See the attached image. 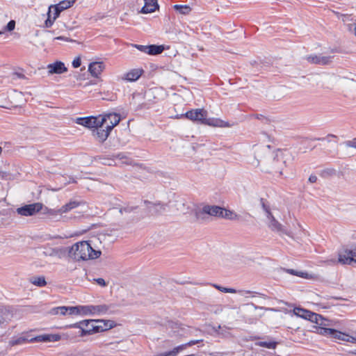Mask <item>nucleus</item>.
<instances>
[{
  "label": "nucleus",
  "mask_w": 356,
  "mask_h": 356,
  "mask_svg": "<svg viewBox=\"0 0 356 356\" xmlns=\"http://www.w3.org/2000/svg\"><path fill=\"white\" fill-rule=\"evenodd\" d=\"M346 250L349 254V257L353 259L354 263H356V247L352 250Z\"/></svg>",
  "instance_id": "48"
},
{
  "label": "nucleus",
  "mask_w": 356,
  "mask_h": 356,
  "mask_svg": "<svg viewBox=\"0 0 356 356\" xmlns=\"http://www.w3.org/2000/svg\"><path fill=\"white\" fill-rule=\"evenodd\" d=\"M47 15H48V17L46 19L44 24L47 28H50L53 25V24L56 19H54L53 17L51 18V14H49V13H48Z\"/></svg>",
  "instance_id": "46"
},
{
  "label": "nucleus",
  "mask_w": 356,
  "mask_h": 356,
  "mask_svg": "<svg viewBox=\"0 0 356 356\" xmlns=\"http://www.w3.org/2000/svg\"><path fill=\"white\" fill-rule=\"evenodd\" d=\"M143 72L144 70L141 68L132 69L124 74L121 79L127 81H136L142 76Z\"/></svg>",
  "instance_id": "14"
},
{
  "label": "nucleus",
  "mask_w": 356,
  "mask_h": 356,
  "mask_svg": "<svg viewBox=\"0 0 356 356\" xmlns=\"http://www.w3.org/2000/svg\"><path fill=\"white\" fill-rule=\"evenodd\" d=\"M185 117L187 119L203 124L204 118L207 117V111L202 108L192 109L187 111L184 115H181V118Z\"/></svg>",
  "instance_id": "6"
},
{
  "label": "nucleus",
  "mask_w": 356,
  "mask_h": 356,
  "mask_svg": "<svg viewBox=\"0 0 356 356\" xmlns=\"http://www.w3.org/2000/svg\"><path fill=\"white\" fill-rule=\"evenodd\" d=\"M13 309L10 307H0V325H7L13 318Z\"/></svg>",
  "instance_id": "12"
},
{
  "label": "nucleus",
  "mask_w": 356,
  "mask_h": 356,
  "mask_svg": "<svg viewBox=\"0 0 356 356\" xmlns=\"http://www.w3.org/2000/svg\"><path fill=\"white\" fill-rule=\"evenodd\" d=\"M104 68L105 65L103 62H94L89 65L88 71L90 72L92 76L98 77Z\"/></svg>",
  "instance_id": "20"
},
{
  "label": "nucleus",
  "mask_w": 356,
  "mask_h": 356,
  "mask_svg": "<svg viewBox=\"0 0 356 356\" xmlns=\"http://www.w3.org/2000/svg\"><path fill=\"white\" fill-rule=\"evenodd\" d=\"M353 26H354V29L353 30H354V33H355V34L356 35V24H353Z\"/></svg>",
  "instance_id": "61"
},
{
  "label": "nucleus",
  "mask_w": 356,
  "mask_h": 356,
  "mask_svg": "<svg viewBox=\"0 0 356 356\" xmlns=\"http://www.w3.org/2000/svg\"><path fill=\"white\" fill-rule=\"evenodd\" d=\"M76 0H63L56 4L60 8V10H65L71 8L75 3Z\"/></svg>",
  "instance_id": "27"
},
{
  "label": "nucleus",
  "mask_w": 356,
  "mask_h": 356,
  "mask_svg": "<svg viewBox=\"0 0 356 356\" xmlns=\"http://www.w3.org/2000/svg\"><path fill=\"white\" fill-rule=\"evenodd\" d=\"M100 118H104L102 124H105L111 130L118 125L121 120L120 115L115 113L100 115Z\"/></svg>",
  "instance_id": "10"
},
{
  "label": "nucleus",
  "mask_w": 356,
  "mask_h": 356,
  "mask_svg": "<svg viewBox=\"0 0 356 356\" xmlns=\"http://www.w3.org/2000/svg\"><path fill=\"white\" fill-rule=\"evenodd\" d=\"M93 315L92 305H79V315Z\"/></svg>",
  "instance_id": "32"
},
{
  "label": "nucleus",
  "mask_w": 356,
  "mask_h": 356,
  "mask_svg": "<svg viewBox=\"0 0 356 356\" xmlns=\"http://www.w3.org/2000/svg\"><path fill=\"white\" fill-rule=\"evenodd\" d=\"M94 281L99 286L104 287L106 286L107 283L103 278L94 279Z\"/></svg>",
  "instance_id": "50"
},
{
  "label": "nucleus",
  "mask_w": 356,
  "mask_h": 356,
  "mask_svg": "<svg viewBox=\"0 0 356 356\" xmlns=\"http://www.w3.org/2000/svg\"><path fill=\"white\" fill-rule=\"evenodd\" d=\"M137 207H129V206H127V207H123V208H121L120 209V213H131L133 211H134Z\"/></svg>",
  "instance_id": "47"
},
{
  "label": "nucleus",
  "mask_w": 356,
  "mask_h": 356,
  "mask_svg": "<svg viewBox=\"0 0 356 356\" xmlns=\"http://www.w3.org/2000/svg\"><path fill=\"white\" fill-rule=\"evenodd\" d=\"M268 227L273 232L282 233L290 237H293L291 232L284 229L282 225L275 218L269 221Z\"/></svg>",
  "instance_id": "17"
},
{
  "label": "nucleus",
  "mask_w": 356,
  "mask_h": 356,
  "mask_svg": "<svg viewBox=\"0 0 356 356\" xmlns=\"http://www.w3.org/2000/svg\"><path fill=\"white\" fill-rule=\"evenodd\" d=\"M284 270L293 275H296L300 277L305 278V279H312L313 278V276L312 275H309L307 273L302 272V271H296L293 269H284Z\"/></svg>",
  "instance_id": "26"
},
{
  "label": "nucleus",
  "mask_w": 356,
  "mask_h": 356,
  "mask_svg": "<svg viewBox=\"0 0 356 356\" xmlns=\"http://www.w3.org/2000/svg\"><path fill=\"white\" fill-rule=\"evenodd\" d=\"M285 157L286 154L283 152L279 151L276 153L272 162V172L279 173L280 176L282 175V170L286 166Z\"/></svg>",
  "instance_id": "4"
},
{
  "label": "nucleus",
  "mask_w": 356,
  "mask_h": 356,
  "mask_svg": "<svg viewBox=\"0 0 356 356\" xmlns=\"http://www.w3.org/2000/svg\"><path fill=\"white\" fill-rule=\"evenodd\" d=\"M56 314H60L62 315H65L68 313L67 307H58L56 309Z\"/></svg>",
  "instance_id": "49"
},
{
  "label": "nucleus",
  "mask_w": 356,
  "mask_h": 356,
  "mask_svg": "<svg viewBox=\"0 0 356 356\" xmlns=\"http://www.w3.org/2000/svg\"><path fill=\"white\" fill-rule=\"evenodd\" d=\"M80 205V202L77 201H70L68 203L65 204L63 207H61L56 211H51L50 213H56V214H62L64 213L69 212L73 209L78 207Z\"/></svg>",
  "instance_id": "22"
},
{
  "label": "nucleus",
  "mask_w": 356,
  "mask_h": 356,
  "mask_svg": "<svg viewBox=\"0 0 356 356\" xmlns=\"http://www.w3.org/2000/svg\"><path fill=\"white\" fill-rule=\"evenodd\" d=\"M174 8L183 15H187L191 11V7L187 5H175Z\"/></svg>",
  "instance_id": "34"
},
{
  "label": "nucleus",
  "mask_w": 356,
  "mask_h": 356,
  "mask_svg": "<svg viewBox=\"0 0 356 356\" xmlns=\"http://www.w3.org/2000/svg\"><path fill=\"white\" fill-rule=\"evenodd\" d=\"M346 145L348 147H354L356 149V141L348 140V141L346 142Z\"/></svg>",
  "instance_id": "54"
},
{
  "label": "nucleus",
  "mask_w": 356,
  "mask_h": 356,
  "mask_svg": "<svg viewBox=\"0 0 356 356\" xmlns=\"http://www.w3.org/2000/svg\"><path fill=\"white\" fill-rule=\"evenodd\" d=\"M355 354H356V350L353 352Z\"/></svg>",
  "instance_id": "64"
},
{
  "label": "nucleus",
  "mask_w": 356,
  "mask_h": 356,
  "mask_svg": "<svg viewBox=\"0 0 356 356\" xmlns=\"http://www.w3.org/2000/svg\"><path fill=\"white\" fill-rule=\"evenodd\" d=\"M200 341H202V340H191L189 342L182 344V345L184 346V349H185L186 347L192 346L195 344L198 343Z\"/></svg>",
  "instance_id": "52"
},
{
  "label": "nucleus",
  "mask_w": 356,
  "mask_h": 356,
  "mask_svg": "<svg viewBox=\"0 0 356 356\" xmlns=\"http://www.w3.org/2000/svg\"><path fill=\"white\" fill-rule=\"evenodd\" d=\"M261 202L262 208L264 210V211L267 212V211H269L270 210L269 207L265 204L263 199L261 200Z\"/></svg>",
  "instance_id": "55"
},
{
  "label": "nucleus",
  "mask_w": 356,
  "mask_h": 356,
  "mask_svg": "<svg viewBox=\"0 0 356 356\" xmlns=\"http://www.w3.org/2000/svg\"><path fill=\"white\" fill-rule=\"evenodd\" d=\"M119 345H120L119 342L110 343L106 345V348L108 350H112L113 352L115 353V352L122 350V349L119 347Z\"/></svg>",
  "instance_id": "42"
},
{
  "label": "nucleus",
  "mask_w": 356,
  "mask_h": 356,
  "mask_svg": "<svg viewBox=\"0 0 356 356\" xmlns=\"http://www.w3.org/2000/svg\"><path fill=\"white\" fill-rule=\"evenodd\" d=\"M49 74H62L67 72V69L64 63L60 61H56L47 65Z\"/></svg>",
  "instance_id": "16"
},
{
  "label": "nucleus",
  "mask_w": 356,
  "mask_h": 356,
  "mask_svg": "<svg viewBox=\"0 0 356 356\" xmlns=\"http://www.w3.org/2000/svg\"><path fill=\"white\" fill-rule=\"evenodd\" d=\"M147 54L149 55H158L161 54L164 50V47L162 45L151 44L147 45Z\"/></svg>",
  "instance_id": "24"
},
{
  "label": "nucleus",
  "mask_w": 356,
  "mask_h": 356,
  "mask_svg": "<svg viewBox=\"0 0 356 356\" xmlns=\"http://www.w3.org/2000/svg\"><path fill=\"white\" fill-rule=\"evenodd\" d=\"M111 130L105 124L97 125L92 129V134L99 143H104L108 137Z\"/></svg>",
  "instance_id": "8"
},
{
  "label": "nucleus",
  "mask_w": 356,
  "mask_h": 356,
  "mask_svg": "<svg viewBox=\"0 0 356 356\" xmlns=\"http://www.w3.org/2000/svg\"><path fill=\"white\" fill-rule=\"evenodd\" d=\"M322 316L309 311V314L307 315V320L310 321L312 323H314L317 325L319 323V321H321Z\"/></svg>",
  "instance_id": "35"
},
{
  "label": "nucleus",
  "mask_w": 356,
  "mask_h": 356,
  "mask_svg": "<svg viewBox=\"0 0 356 356\" xmlns=\"http://www.w3.org/2000/svg\"><path fill=\"white\" fill-rule=\"evenodd\" d=\"M184 350V346L182 344L174 348L172 350L161 353V356H177L178 353Z\"/></svg>",
  "instance_id": "29"
},
{
  "label": "nucleus",
  "mask_w": 356,
  "mask_h": 356,
  "mask_svg": "<svg viewBox=\"0 0 356 356\" xmlns=\"http://www.w3.org/2000/svg\"><path fill=\"white\" fill-rule=\"evenodd\" d=\"M43 208L40 202L26 204L17 209V213L23 216H31L40 212Z\"/></svg>",
  "instance_id": "5"
},
{
  "label": "nucleus",
  "mask_w": 356,
  "mask_h": 356,
  "mask_svg": "<svg viewBox=\"0 0 356 356\" xmlns=\"http://www.w3.org/2000/svg\"><path fill=\"white\" fill-rule=\"evenodd\" d=\"M145 5L141 8L140 13L144 14L152 13L159 9L157 0H144Z\"/></svg>",
  "instance_id": "19"
},
{
  "label": "nucleus",
  "mask_w": 356,
  "mask_h": 356,
  "mask_svg": "<svg viewBox=\"0 0 356 356\" xmlns=\"http://www.w3.org/2000/svg\"><path fill=\"white\" fill-rule=\"evenodd\" d=\"M15 28V21L10 20L8 24L3 28L2 31H0V35L3 34L5 31H12Z\"/></svg>",
  "instance_id": "41"
},
{
  "label": "nucleus",
  "mask_w": 356,
  "mask_h": 356,
  "mask_svg": "<svg viewBox=\"0 0 356 356\" xmlns=\"http://www.w3.org/2000/svg\"><path fill=\"white\" fill-rule=\"evenodd\" d=\"M341 264H351L353 263V259L349 257V254L347 250H345L343 252L339 254L338 261Z\"/></svg>",
  "instance_id": "23"
},
{
  "label": "nucleus",
  "mask_w": 356,
  "mask_h": 356,
  "mask_svg": "<svg viewBox=\"0 0 356 356\" xmlns=\"http://www.w3.org/2000/svg\"><path fill=\"white\" fill-rule=\"evenodd\" d=\"M316 332L323 336H331L333 332V329L324 327H316Z\"/></svg>",
  "instance_id": "36"
},
{
  "label": "nucleus",
  "mask_w": 356,
  "mask_h": 356,
  "mask_svg": "<svg viewBox=\"0 0 356 356\" xmlns=\"http://www.w3.org/2000/svg\"><path fill=\"white\" fill-rule=\"evenodd\" d=\"M52 10L54 12V13L53 18H54V19H56L59 17V15H60V13L62 12V10H60V8L56 5H51L49 7L48 13H49V14H51Z\"/></svg>",
  "instance_id": "40"
},
{
  "label": "nucleus",
  "mask_w": 356,
  "mask_h": 356,
  "mask_svg": "<svg viewBox=\"0 0 356 356\" xmlns=\"http://www.w3.org/2000/svg\"><path fill=\"white\" fill-rule=\"evenodd\" d=\"M330 337L333 339H339V340H341V341H348L349 337H350L348 335H347L341 332H339L338 330H336L334 329H333V332H332V334Z\"/></svg>",
  "instance_id": "28"
},
{
  "label": "nucleus",
  "mask_w": 356,
  "mask_h": 356,
  "mask_svg": "<svg viewBox=\"0 0 356 356\" xmlns=\"http://www.w3.org/2000/svg\"><path fill=\"white\" fill-rule=\"evenodd\" d=\"M266 217L269 220V221L275 218L270 210L267 211V212H266Z\"/></svg>",
  "instance_id": "57"
},
{
  "label": "nucleus",
  "mask_w": 356,
  "mask_h": 356,
  "mask_svg": "<svg viewBox=\"0 0 356 356\" xmlns=\"http://www.w3.org/2000/svg\"><path fill=\"white\" fill-rule=\"evenodd\" d=\"M208 309L211 312H214L215 314H218V313H220L223 310V307L221 305H211L210 308H208Z\"/></svg>",
  "instance_id": "43"
},
{
  "label": "nucleus",
  "mask_w": 356,
  "mask_h": 356,
  "mask_svg": "<svg viewBox=\"0 0 356 356\" xmlns=\"http://www.w3.org/2000/svg\"><path fill=\"white\" fill-rule=\"evenodd\" d=\"M60 339L59 334H42L32 337L29 332H22L18 336L11 338L8 343L10 346H19L27 343L58 341Z\"/></svg>",
  "instance_id": "2"
},
{
  "label": "nucleus",
  "mask_w": 356,
  "mask_h": 356,
  "mask_svg": "<svg viewBox=\"0 0 356 356\" xmlns=\"http://www.w3.org/2000/svg\"><path fill=\"white\" fill-rule=\"evenodd\" d=\"M58 249H53L52 252L49 254V255H51V256L56 255L58 254Z\"/></svg>",
  "instance_id": "58"
},
{
  "label": "nucleus",
  "mask_w": 356,
  "mask_h": 356,
  "mask_svg": "<svg viewBox=\"0 0 356 356\" xmlns=\"http://www.w3.org/2000/svg\"><path fill=\"white\" fill-rule=\"evenodd\" d=\"M70 328L78 329L76 334L79 337H84L86 335H90L95 333H98L99 328L95 327L94 320H84L78 323L71 324L67 326Z\"/></svg>",
  "instance_id": "3"
},
{
  "label": "nucleus",
  "mask_w": 356,
  "mask_h": 356,
  "mask_svg": "<svg viewBox=\"0 0 356 356\" xmlns=\"http://www.w3.org/2000/svg\"><path fill=\"white\" fill-rule=\"evenodd\" d=\"M317 179V177L314 175H311L309 177V181L311 183L316 182Z\"/></svg>",
  "instance_id": "56"
},
{
  "label": "nucleus",
  "mask_w": 356,
  "mask_h": 356,
  "mask_svg": "<svg viewBox=\"0 0 356 356\" xmlns=\"http://www.w3.org/2000/svg\"><path fill=\"white\" fill-rule=\"evenodd\" d=\"M55 39H56V40H66V41H67V38H65L63 36H59V37L56 38Z\"/></svg>",
  "instance_id": "59"
},
{
  "label": "nucleus",
  "mask_w": 356,
  "mask_h": 356,
  "mask_svg": "<svg viewBox=\"0 0 356 356\" xmlns=\"http://www.w3.org/2000/svg\"><path fill=\"white\" fill-rule=\"evenodd\" d=\"M297 225H298V226L300 229H302V226H301V225H300L299 222H297Z\"/></svg>",
  "instance_id": "63"
},
{
  "label": "nucleus",
  "mask_w": 356,
  "mask_h": 356,
  "mask_svg": "<svg viewBox=\"0 0 356 356\" xmlns=\"http://www.w3.org/2000/svg\"><path fill=\"white\" fill-rule=\"evenodd\" d=\"M30 282L33 284L40 286V287L44 286L47 284L45 278L43 276L32 277L31 279Z\"/></svg>",
  "instance_id": "30"
},
{
  "label": "nucleus",
  "mask_w": 356,
  "mask_h": 356,
  "mask_svg": "<svg viewBox=\"0 0 356 356\" xmlns=\"http://www.w3.org/2000/svg\"><path fill=\"white\" fill-rule=\"evenodd\" d=\"M309 311L301 307H295L293 309V314L300 318H302L304 319L307 320V315L309 314Z\"/></svg>",
  "instance_id": "31"
},
{
  "label": "nucleus",
  "mask_w": 356,
  "mask_h": 356,
  "mask_svg": "<svg viewBox=\"0 0 356 356\" xmlns=\"http://www.w3.org/2000/svg\"><path fill=\"white\" fill-rule=\"evenodd\" d=\"M336 174V170L333 168H327V169H325L323 170L320 175L323 177V178H328V177H332L334 175H335Z\"/></svg>",
  "instance_id": "39"
},
{
  "label": "nucleus",
  "mask_w": 356,
  "mask_h": 356,
  "mask_svg": "<svg viewBox=\"0 0 356 356\" xmlns=\"http://www.w3.org/2000/svg\"><path fill=\"white\" fill-rule=\"evenodd\" d=\"M113 159L111 160V162H108V163H104L105 164H108L109 165H113V163L114 162V159H119V160H122L123 163H128V160L129 159L127 158V156L123 154V153H119L118 154H115V155H113Z\"/></svg>",
  "instance_id": "33"
},
{
  "label": "nucleus",
  "mask_w": 356,
  "mask_h": 356,
  "mask_svg": "<svg viewBox=\"0 0 356 356\" xmlns=\"http://www.w3.org/2000/svg\"><path fill=\"white\" fill-rule=\"evenodd\" d=\"M332 56H323L319 55H309L306 57V60L308 63L312 64H316L321 65H325L330 64L332 60Z\"/></svg>",
  "instance_id": "11"
},
{
  "label": "nucleus",
  "mask_w": 356,
  "mask_h": 356,
  "mask_svg": "<svg viewBox=\"0 0 356 356\" xmlns=\"http://www.w3.org/2000/svg\"><path fill=\"white\" fill-rule=\"evenodd\" d=\"M257 344L261 347L269 349H275L277 346V342L275 341H259Z\"/></svg>",
  "instance_id": "38"
},
{
  "label": "nucleus",
  "mask_w": 356,
  "mask_h": 356,
  "mask_svg": "<svg viewBox=\"0 0 356 356\" xmlns=\"http://www.w3.org/2000/svg\"><path fill=\"white\" fill-rule=\"evenodd\" d=\"M145 203L148 204L147 208L152 215H159L165 211L166 204H161V202L152 203L146 201Z\"/></svg>",
  "instance_id": "18"
},
{
  "label": "nucleus",
  "mask_w": 356,
  "mask_h": 356,
  "mask_svg": "<svg viewBox=\"0 0 356 356\" xmlns=\"http://www.w3.org/2000/svg\"><path fill=\"white\" fill-rule=\"evenodd\" d=\"M135 47L139 51L147 54V45H140V44H135Z\"/></svg>",
  "instance_id": "51"
},
{
  "label": "nucleus",
  "mask_w": 356,
  "mask_h": 356,
  "mask_svg": "<svg viewBox=\"0 0 356 356\" xmlns=\"http://www.w3.org/2000/svg\"><path fill=\"white\" fill-rule=\"evenodd\" d=\"M212 286H213L215 289H218V291L223 292V293H237V291L232 288H227L224 286H221L220 285H218L216 284H211Z\"/></svg>",
  "instance_id": "37"
},
{
  "label": "nucleus",
  "mask_w": 356,
  "mask_h": 356,
  "mask_svg": "<svg viewBox=\"0 0 356 356\" xmlns=\"http://www.w3.org/2000/svg\"><path fill=\"white\" fill-rule=\"evenodd\" d=\"M203 124L209 125L214 127H229L230 124L229 122H225L219 118H204V121L203 122Z\"/></svg>",
  "instance_id": "15"
},
{
  "label": "nucleus",
  "mask_w": 356,
  "mask_h": 356,
  "mask_svg": "<svg viewBox=\"0 0 356 356\" xmlns=\"http://www.w3.org/2000/svg\"><path fill=\"white\" fill-rule=\"evenodd\" d=\"M222 216L220 218H223L228 220H239L240 216L236 214L235 212L231 210H228L222 208Z\"/></svg>",
  "instance_id": "25"
},
{
  "label": "nucleus",
  "mask_w": 356,
  "mask_h": 356,
  "mask_svg": "<svg viewBox=\"0 0 356 356\" xmlns=\"http://www.w3.org/2000/svg\"><path fill=\"white\" fill-rule=\"evenodd\" d=\"M94 325L99 328L98 332H102L113 327L115 323L109 320H94Z\"/></svg>",
  "instance_id": "21"
},
{
  "label": "nucleus",
  "mask_w": 356,
  "mask_h": 356,
  "mask_svg": "<svg viewBox=\"0 0 356 356\" xmlns=\"http://www.w3.org/2000/svg\"><path fill=\"white\" fill-rule=\"evenodd\" d=\"M104 118H100V115L98 116H88L85 118H77L75 122L78 124L84 126L86 127L93 129L98 124L102 125L104 122Z\"/></svg>",
  "instance_id": "7"
},
{
  "label": "nucleus",
  "mask_w": 356,
  "mask_h": 356,
  "mask_svg": "<svg viewBox=\"0 0 356 356\" xmlns=\"http://www.w3.org/2000/svg\"><path fill=\"white\" fill-rule=\"evenodd\" d=\"M102 254L100 250H94L88 241H79L72 245L68 255L75 261H87L99 258Z\"/></svg>",
  "instance_id": "1"
},
{
  "label": "nucleus",
  "mask_w": 356,
  "mask_h": 356,
  "mask_svg": "<svg viewBox=\"0 0 356 356\" xmlns=\"http://www.w3.org/2000/svg\"><path fill=\"white\" fill-rule=\"evenodd\" d=\"M222 207L216 205H204L201 211L203 214L211 216L220 217L222 216Z\"/></svg>",
  "instance_id": "13"
},
{
  "label": "nucleus",
  "mask_w": 356,
  "mask_h": 356,
  "mask_svg": "<svg viewBox=\"0 0 356 356\" xmlns=\"http://www.w3.org/2000/svg\"><path fill=\"white\" fill-rule=\"evenodd\" d=\"M81 61L79 57L76 58L72 62V66L74 68H77L81 66Z\"/></svg>",
  "instance_id": "53"
},
{
  "label": "nucleus",
  "mask_w": 356,
  "mask_h": 356,
  "mask_svg": "<svg viewBox=\"0 0 356 356\" xmlns=\"http://www.w3.org/2000/svg\"><path fill=\"white\" fill-rule=\"evenodd\" d=\"M317 325H318L317 327H327V326H330V323L329 320H327L322 316L321 321H319V323H318Z\"/></svg>",
  "instance_id": "45"
},
{
  "label": "nucleus",
  "mask_w": 356,
  "mask_h": 356,
  "mask_svg": "<svg viewBox=\"0 0 356 356\" xmlns=\"http://www.w3.org/2000/svg\"><path fill=\"white\" fill-rule=\"evenodd\" d=\"M115 305L113 304L110 305H92L93 315H110L115 313Z\"/></svg>",
  "instance_id": "9"
},
{
  "label": "nucleus",
  "mask_w": 356,
  "mask_h": 356,
  "mask_svg": "<svg viewBox=\"0 0 356 356\" xmlns=\"http://www.w3.org/2000/svg\"><path fill=\"white\" fill-rule=\"evenodd\" d=\"M3 148L0 146V156L2 154Z\"/></svg>",
  "instance_id": "62"
},
{
  "label": "nucleus",
  "mask_w": 356,
  "mask_h": 356,
  "mask_svg": "<svg viewBox=\"0 0 356 356\" xmlns=\"http://www.w3.org/2000/svg\"><path fill=\"white\" fill-rule=\"evenodd\" d=\"M67 311L69 314L79 315V306L67 307Z\"/></svg>",
  "instance_id": "44"
},
{
  "label": "nucleus",
  "mask_w": 356,
  "mask_h": 356,
  "mask_svg": "<svg viewBox=\"0 0 356 356\" xmlns=\"http://www.w3.org/2000/svg\"><path fill=\"white\" fill-rule=\"evenodd\" d=\"M238 293H250V291H239Z\"/></svg>",
  "instance_id": "60"
}]
</instances>
